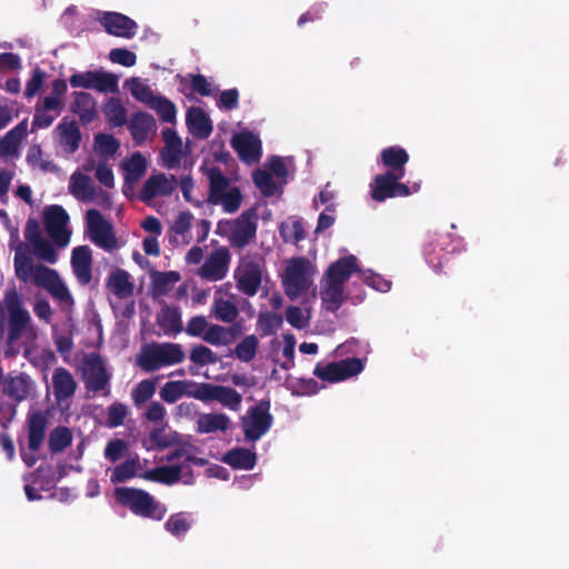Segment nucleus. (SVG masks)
<instances>
[{
  "instance_id": "1",
  "label": "nucleus",
  "mask_w": 569,
  "mask_h": 569,
  "mask_svg": "<svg viewBox=\"0 0 569 569\" xmlns=\"http://www.w3.org/2000/svg\"><path fill=\"white\" fill-rule=\"evenodd\" d=\"M16 276L23 282H28L31 278L33 283L47 290L51 297L61 303L72 305L73 298L67 284L61 279L56 269L44 264H33L28 257H14Z\"/></svg>"
},
{
  "instance_id": "2",
  "label": "nucleus",
  "mask_w": 569,
  "mask_h": 569,
  "mask_svg": "<svg viewBox=\"0 0 569 569\" xmlns=\"http://www.w3.org/2000/svg\"><path fill=\"white\" fill-rule=\"evenodd\" d=\"M116 500L127 507L133 515L160 521L167 513L164 505L160 503L143 489L119 487L114 490Z\"/></svg>"
},
{
  "instance_id": "3",
  "label": "nucleus",
  "mask_w": 569,
  "mask_h": 569,
  "mask_svg": "<svg viewBox=\"0 0 569 569\" xmlns=\"http://www.w3.org/2000/svg\"><path fill=\"white\" fill-rule=\"evenodd\" d=\"M257 221L256 208H249L236 219L219 220L216 232L227 238L232 248L243 249L256 238Z\"/></svg>"
},
{
  "instance_id": "4",
  "label": "nucleus",
  "mask_w": 569,
  "mask_h": 569,
  "mask_svg": "<svg viewBox=\"0 0 569 569\" xmlns=\"http://www.w3.org/2000/svg\"><path fill=\"white\" fill-rule=\"evenodd\" d=\"M186 358L182 346L173 342L144 345L137 355V366L144 372L181 363Z\"/></svg>"
},
{
  "instance_id": "5",
  "label": "nucleus",
  "mask_w": 569,
  "mask_h": 569,
  "mask_svg": "<svg viewBox=\"0 0 569 569\" xmlns=\"http://www.w3.org/2000/svg\"><path fill=\"white\" fill-rule=\"evenodd\" d=\"M4 307L8 313V345L16 343L28 332L34 335L31 316L23 307V300L14 287L6 291Z\"/></svg>"
},
{
  "instance_id": "6",
  "label": "nucleus",
  "mask_w": 569,
  "mask_h": 569,
  "mask_svg": "<svg viewBox=\"0 0 569 569\" xmlns=\"http://www.w3.org/2000/svg\"><path fill=\"white\" fill-rule=\"evenodd\" d=\"M270 400H260L250 407L246 417L241 418L244 439L256 442L271 428L273 416L270 413Z\"/></svg>"
},
{
  "instance_id": "7",
  "label": "nucleus",
  "mask_w": 569,
  "mask_h": 569,
  "mask_svg": "<svg viewBox=\"0 0 569 569\" xmlns=\"http://www.w3.org/2000/svg\"><path fill=\"white\" fill-rule=\"evenodd\" d=\"M83 381L86 389L93 393L110 395L111 373L108 372L102 357L98 353L89 355L83 361Z\"/></svg>"
},
{
  "instance_id": "8",
  "label": "nucleus",
  "mask_w": 569,
  "mask_h": 569,
  "mask_svg": "<svg viewBox=\"0 0 569 569\" xmlns=\"http://www.w3.org/2000/svg\"><path fill=\"white\" fill-rule=\"evenodd\" d=\"M188 396L203 402L218 401L233 411L240 409L242 401V396L236 389L207 382L199 383Z\"/></svg>"
},
{
  "instance_id": "9",
  "label": "nucleus",
  "mask_w": 569,
  "mask_h": 569,
  "mask_svg": "<svg viewBox=\"0 0 569 569\" xmlns=\"http://www.w3.org/2000/svg\"><path fill=\"white\" fill-rule=\"evenodd\" d=\"M87 226L89 238L97 247L109 252L118 248L113 228L99 210L89 209L87 211Z\"/></svg>"
},
{
  "instance_id": "10",
  "label": "nucleus",
  "mask_w": 569,
  "mask_h": 569,
  "mask_svg": "<svg viewBox=\"0 0 569 569\" xmlns=\"http://www.w3.org/2000/svg\"><path fill=\"white\" fill-rule=\"evenodd\" d=\"M69 83L72 88L93 89L99 92L113 93L119 90V77L103 70L73 73Z\"/></svg>"
},
{
  "instance_id": "11",
  "label": "nucleus",
  "mask_w": 569,
  "mask_h": 569,
  "mask_svg": "<svg viewBox=\"0 0 569 569\" xmlns=\"http://www.w3.org/2000/svg\"><path fill=\"white\" fill-rule=\"evenodd\" d=\"M69 214L59 204L48 206L43 210V224L47 233L58 247H66L70 241L68 229Z\"/></svg>"
},
{
  "instance_id": "12",
  "label": "nucleus",
  "mask_w": 569,
  "mask_h": 569,
  "mask_svg": "<svg viewBox=\"0 0 569 569\" xmlns=\"http://www.w3.org/2000/svg\"><path fill=\"white\" fill-rule=\"evenodd\" d=\"M363 370V362L359 358H347L340 361L318 363L313 375L328 382H339L359 375Z\"/></svg>"
},
{
  "instance_id": "13",
  "label": "nucleus",
  "mask_w": 569,
  "mask_h": 569,
  "mask_svg": "<svg viewBox=\"0 0 569 569\" xmlns=\"http://www.w3.org/2000/svg\"><path fill=\"white\" fill-rule=\"evenodd\" d=\"M403 177H398L393 172H383L377 174L370 183V196L377 202H383L390 198L408 197L409 187L400 182Z\"/></svg>"
},
{
  "instance_id": "14",
  "label": "nucleus",
  "mask_w": 569,
  "mask_h": 569,
  "mask_svg": "<svg viewBox=\"0 0 569 569\" xmlns=\"http://www.w3.org/2000/svg\"><path fill=\"white\" fill-rule=\"evenodd\" d=\"M308 261L300 257L292 259L286 269V278L283 280L286 295L290 299H296L307 292L310 286L307 274Z\"/></svg>"
},
{
  "instance_id": "15",
  "label": "nucleus",
  "mask_w": 569,
  "mask_h": 569,
  "mask_svg": "<svg viewBox=\"0 0 569 569\" xmlns=\"http://www.w3.org/2000/svg\"><path fill=\"white\" fill-rule=\"evenodd\" d=\"M231 146L239 159L248 164L258 162L262 156L261 140L251 131L236 133L231 139Z\"/></svg>"
},
{
  "instance_id": "16",
  "label": "nucleus",
  "mask_w": 569,
  "mask_h": 569,
  "mask_svg": "<svg viewBox=\"0 0 569 569\" xmlns=\"http://www.w3.org/2000/svg\"><path fill=\"white\" fill-rule=\"evenodd\" d=\"M234 278L238 290L248 297H253L257 295L262 280L261 264L254 260L244 261L237 269Z\"/></svg>"
},
{
  "instance_id": "17",
  "label": "nucleus",
  "mask_w": 569,
  "mask_h": 569,
  "mask_svg": "<svg viewBox=\"0 0 569 569\" xmlns=\"http://www.w3.org/2000/svg\"><path fill=\"white\" fill-rule=\"evenodd\" d=\"M230 252L226 247L213 250L199 270V276L209 281H219L228 272Z\"/></svg>"
},
{
  "instance_id": "18",
  "label": "nucleus",
  "mask_w": 569,
  "mask_h": 569,
  "mask_svg": "<svg viewBox=\"0 0 569 569\" xmlns=\"http://www.w3.org/2000/svg\"><path fill=\"white\" fill-rule=\"evenodd\" d=\"M177 188V179L174 176L168 178L164 173L151 174L143 183L140 199L144 203H149L156 197H169Z\"/></svg>"
},
{
  "instance_id": "19",
  "label": "nucleus",
  "mask_w": 569,
  "mask_h": 569,
  "mask_svg": "<svg viewBox=\"0 0 569 569\" xmlns=\"http://www.w3.org/2000/svg\"><path fill=\"white\" fill-rule=\"evenodd\" d=\"M99 21L109 34L120 38L131 39L138 30L134 20L119 12H104Z\"/></svg>"
},
{
  "instance_id": "20",
  "label": "nucleus",
  "mask_w": 569,
  "mask_h": 569,
  "mask_svg": "<svg viewBox=\"0 0 569 569\" xmlns=\"http://www.w3.org/2000/svg\"><path fill=\"white\" fill-rule=\"evenodd\" d=\"M358 271H360V269L357 257L349 254L332 262L328 267L323 280L345 287V283L350 277Z\"/></svg>"
},
{
  "instance_id": "21",
  "label": "nucleus",
  "mask_w": 569,
  "mask_h": 569,
  "mask_svg": "<svg viewBox=\"0 0 569 569\" xmlns=\"http://www.w3.org/2000/svg\"><path fill=\"white\" fill-rule=\"evenodd\" d=\"M72 271L82 286L90 283L92 279V250L89 246H78L71 252Z\"/></svg>"
},
{
  "instance_id": "22",
  "label": "nucleus",
  "mask_w": 569,
  "mask_h": 569,
  "mask_svg": "<svg viewBox=\"0 0 569 569\" xmlns=\"http://www.w3.org/2000/svg\"><path fill=\"white\" fill-rule=\"evenodd\" d=\"M32 385L31 378L26 373H9L4 377L2 392L19 403L29 397Z\"/></svg>"
},
{
  "instance_id": "23",
  "label": "nucleus",
  "mask_w": 569,
  "mask_h": 569,
  "mask_svg": "<svg viewBox=\"0 0 569 569\" xmlns=\"http://www.w3.org/2000/svg\"><path fill=\"white\" fill-rule=\"evenodd\" d=\"M48 417L41 411H32L27 417L28 448L37 451L41 447L47 432Z\"/></svg>"
},
{
  "instance_id": "24",
  "label": "nucleus",
  "mask_w": 569,
  "mask_h": 569,
  "mask_svg": "<svg viewBox=\"0 0 569 569\" xmlns=\"http://www.w3.org/2000/svg\"><path fill=\"white\" fill-rule=\"evenodd\" d=\"M380 161L388 169L386 172H393L398 177H405L409 154L405 148L391 146L381 150Z\"/></svg>"
},
{
  "instance_id": "25",
  "label": "nucleus",
  "mask_w": 569,
  "mask_h": 569,
  "mask_svg": "<svg viewBox=\"0 0 569 569\" xmlns=\"http://www.w3.org/2000/svg\"><path fill=\"white\" fill-rule=\"evenodd\" d=\"M70 110L79 116L82 124H89L97 118V101L91 93L74 91Z\"/></svg>"
},
{
  "instance_id": "26",
  "label": "nucleus",
  "mask_w": 569,
  "mask_h": 569,
  "mask_svg": "<svg viewBox=\"0 0 569 569\" xmlns=\"http://www.w3.org/2000/svg\"><path fill=\"white\" fill-rule=\"evenodd\" d=\"M53 395L58 402L71 398L77 389V382L71 372L63 368H56L52 375Z\"/></svg>"
},
{
  "instance_id": "27",
  "label": "nucleus",
  "mask_w": 569,
  "mask_h": 569,
  "mask_svg": "<svg viewBox=\"0 0 569 569\" xmlns=\"http://www.w3.org/2000/svg\"><path fill=\"white\" fill-rule=\"evenodd\" d=\"M156 128L154 118L147 112H136L131 114V118L128 122V129L132 136L136 144H142L150 133Z\"/></svg>"
},
{
  "instance_id": "28",
  "label": "nucleus",
  "mask_w": 569,
  "mask_h": 569,
  "mask_svg": "<svg viewBox=\"0 0 569 569\" xmlns=\"http://www.w3.org/2000/svg\"><path fill=\"white\" fill-rule=\"evenodd\" d=\"M186 122L190 133L198 139H207L212 133V122L201 108H190Z\"/></svg>"
},
{
  "instance_id": "29",
  "label": "nucleus",
  "mask_w": 569,
  "mask_h": 569,
  "mask_svg": "<svg viewBox=\"0 0 569 569\" xmlns=\"http://www.w3.org/2000/svg\"><path fill=\"white\" fill-rule=\"evenodd\" d=\"M106 286L119 299L131 297L134 290L129 272L121 268H116L110 272Z\"/></svg>"
},
{
  "instance_id": "30",
  "label": "nucleus",
  "mask_w": 569,
  "mask_h": 569,
  "mask_svg": "<svg viewBox=\"0 0 569 569\" xmlns=\"http://www.w3.org/2000/svg\"><path fill=\"white\" fill-rule=\"evenodd\" d=\"M59 131V143L70 154L74 153L80 146L81 132L74 120L68 121L63 118L57 126Z\"/></svg>"
},
{
  "instance_id": "31",
  "label": "nucleus",
  "mask_w": 569,
  "mask_h": 569,
  "mask_svg": "<svg viewBox=\"0 0 569 569\" xmlns=\"http://www.w3.org/2000/svg\"><path fill=\"white\" fill-rule=\"evenodd\" d=\"M320 298L327 311L336 312L345 302V287L331 283L322 279Z\"/></svg>"
},
{
  "instance_id": "32",
  "label": "nucleus",
  "mask_w": 569,
  "mask_h": 569,
  "mask_svg": "<svg viewBox=\"0 0 569 569\" xmlns=\"http://www.w3.org/2000/svg\"><path fill=\"white\" fill-rule=\"evenodd\" d=\"M181 472L180 465L161 466L143 472L141 477L149 481L171 486L180 481Z\"/></svg>"
},
{
  "instance_id": "33",
  "label": "nucleus",
  "mask_w": 569,
  "mask_h": 569,
  "mask_svg": "<svg viewBox=\"0 0 569 569\" xmlns=\"http://www.w3.org/2000/svg\"><path fill=\"white\" fill-rule=\"evenodd\" d=\"M69 189L71 194L79 201H92L96 196V189L91 178L81 172L72 173Z\"/></svg>"
},
{
  "instance_id": "34",
  "label": "nucleus",
  "mask_w": 569,
  "mask_h": 569,
  "mask_svg": "<svg viewBox=\"0 0 569 569\" xmlns=\"http://www.w3.org/2000/svg\"><path fill=\"white\" fill-rule=\"evenodd\" d=\"M223 461L233 469L251 470L256 466L257 455L247 448H233L224 455Z\"/></svg>"
},
{
  "instance_id": "35",
  "label": "nucleus",
  "mask_w": 569,
  "mask_h": 569,
  "mask_svg": "<svg viewBox=\"0 0 569 569\" xmlns=\"http://www.w3.org/2000/svg\"><path fill=\"white\" fill-rule=\"evenodd\" d=\"M230 419L224 413H202L197 420V432L212 433L226 431L229 428Z\"/></svg>"
},
{
  "instance_id": "36",
  "label": "nucleus",
  "mask_w": 569,
  "mask_h": 569,
  "mask_svg": "<svg viewBox=\"0 0 569 569\" xmlns=\"http://www.w3.org/2000/svg\"><path fill=\"white\" fill-rule=\"evenodd\" d=\"M207 177L209 179L208 202L212 203L214 199L219 198L231 188L230 180L223 174L219 167L209 168L207 170Z\"/></svg>"
},
{
  "instance_id": "37",
  "label": "nucleus",
  "mask_w": 569,
  "mask_h": 569,
  "mask_svg": "<svg viewBox=\"0 0 569 569\" xmlns=\"http://www.w3.org/2000/svg\"><path fill=\"white\" fill-rule=\"evenodd\" d=\"M157 325L166 335H178L182 328L181 315L176 308L166 307L157 317Z\"/></svg>"
},
{
  "instance_id": "38",
  "label": "nucleus",
  "mask_w": 569,
  "mask_h": 569,
  "mask_svg": "<svg viewBox=\"0 0 569 569\" xmlns=\"http://www.w3.org/2000/svg\"><path fill=\"white\" fill-rule=\"evenodd\" d=\"M103 113L111 127H121L127 123V110L119 98H109L104 103Z\"/></svg>"
},
{
  "instance_id": "39",
  "label": "nucleus",
  "mask_w": 569,
  "mask_h": 569,
  "mask_svg": "<svg viewBox=\"0 0 569 569\" xmlns=\"http://www.w3.org/2000/svg\"><path fill=\"white\" fill-rule=\"evenodd\" d=\"M211 311L217 320L226 323L234 322L239 316L236 303L223 298H216L213 300Z\"/></svg>"
},
{
  "instance_id": "40",
  "label": "nucleus",
  "mask_w": 569,
  "mask_h": 569,
  "mask_svg": "<svg viewBox=\"0 0 569 569\" xmlns=\"http://www.w3.org/2000/svg\"><path fill=\"white\" fill-rule=\"evenodd\" d=\"M124 181L132 183L138 181L147 170V160L140 152H134L128 161L123 163Z\"/></svg>"
},
{
  "instance_id": "41",
  "label": "nucleus",
  "mask_w": 569,
  "mask_h": 569,
  "mask_svg": "<svg viewBox=\"0 0 569 569\" xmlns=\"http://www.w3.org/2000/svg\"><path fill=\"white\" fill-rule=\"evenodd\" d=\"M72 443V433L68 427L58 426L49 433V450L52 453L62 452Z\"/></svg>"
},
{
  "instance_id": "42",
  "label": "nucleus",
  "mask_w": 569,
  "mask_h": 569,
  "mask_svg": "<svg viewBox=\"0 0 569 569\" xmlns=\"http://www.w3.org/2000/svg\"><path fill=\"white\" fill-rule=\"evenodd\" d=\"M126 86H128L131 96L139 102H142L150 107L157 96L153 93L152 89L144 84L139 78H131L126 81Z\"/></svg>"
},
{
  "instance_id": "43",
  "label": "nucleus",
  "mask_w": 569,
  "mask_h": 569,
  "mask_svg": "<svg viewBox=\"0 0 569 569\" xmlns=\"http://www.w3.org/2000/svg\"><path fill=\"white\" fill-rule=\"evenodd\" d=\"M139 466L138 458H130L117 465L110 476V481L113 485L124 482L136 476Z\"/></svg>"
},
{
  "instance_id": "44",
  "label": "nucleus",
  "mask_w": 569,
  "mask_h": 569,
  "mask_svg": "<svg viewBox=\"0 0 569 569\" xmlns=\"http://www.w3.org/2000/svg\"><path fill=\"white\" fill-rule=\"evenodd\" d=\"M192 381H168L166 382L161 390H160V397L163 401L167 403H174L178 401L183 395H188L189 392L186 391L187 386L193 385Z\"/></svg>"
},
{
  "instance_id": "45",
  "label": "nucleus",
  "mask_w": 569,
  "mask_h": 569,
  "mask_svg": "<svg viewBox=\"0 0 569 569\" xmlns=\"http://www.w3.org/2000/svg\"><path fill=\"white\" fill-rule=\"evenodd\" d=\"M149 108L157 112L162 122H176L177 108L174 103L168 98L157 96V98L153 100Z\"/></svg>"
},
{
  "instance_id": "46",
  "label": "nucleus",
  "mask_w": 569,
  "mask_h": 569,
  "mask_svg": "<svg viewBox=\"0 0 569 569\" xmlns=\"http://www.w3.org/2000/svg\"><path fill=\"white\" fill-rule=\"evenodd\" d=\"M242 202V194L238 187H231L228 191L214 199L211 204H221L227 213H234L239 210Z\"/></svg>"
},
{
  "instance_id": "47",
  "label": "nucleus",
  "mask_w": 569,
  "mask_h": 569,
  "mask_svg": "<svg viewBox=\"0 0 569 569\" xmlns=\"http://www.w3.org/2000/svg\"><path fill=\"white\" fill-rule=\"evenodd\" d=\"M191 528V522L186 512L172 513L164 523V529L172 536L183 537Z\"/></svg>"
},
{
  "instance_id": "48",
  "label": "nucleus",
  "mask_w": 569,
  "mask_h": 569,
  "mask_svg": "<svg viewBox=\"0 0 569 569\" xmlns=\"http://www.w3.org/2000/svg\"><path fill=\"white\" fill-rule=\"evenodd\" d=\"M252 180L264 197H272L276 194L278 186L269 171L261 169L254 170L252 173Z\"/></svg>"
},
{
  "instance_id": "49",
  "label": "nucleus",
  "mask_w": 569,
  "mask_h": 569,
  "mask_svg": "<svg viewBox=\"0 0 569 569\" xmlns=\"http://www.w3.org/2000/svg\"><path fill=\"white\" fill-rule=\"evenodd\" d=\"M259 346V340L254 335L246 336L234 348L236 357L242 362L251 361Z\"/></svg>"
},
{
  "instance_id": "50",
  "label": "nucleus",
  "mask_w": 569,
  "mask_h": 569,
  "mask_svg": "<svg viewBox=\"0 0 569 569\" xmlns=\"http://www.w3.org/2000/svg\"><path fill=\"white\" fill-rule=\"evenodd\" d=\"M282 322V316L271 311L261 312L258 318V326L263 337L274 335Z\"/></svg>"
},
{
  "instance_id": "51",
  "label": "nucleus",
  "mask_w": 569,
  "mask_h": 569,
  "mask_svg": "<svg viewBox=\"0 0 569 569\" xmlns=\"http://www.w3.org/2000/svg\"><path fill=\"white\" fill-rule=\"evenodd\" d=\"M156 392V380L144 379L140 381L131 392L136 406L146 403Z\"/></svg>"
},
{
  "instance_id": "52",
  "label": "nucleus",
  "mask_w": 569,
  "mask_h": 569,
  "mask_svg": "<svg viewBox=\"0 0 569 569\" xmlns=\"http://www.w3.org/2000/svg\"><path fill=\"white\" fill-rule=\"evenodd\" d=\"M190 361L201 367L207 365H213L218 361L217 355L208 347L203 345L194 346L190 350Z\"/></svg>"
},
{
  "instance_id": "53",
  "label": "nucleus",
  "mask_w": 569,
  "mask_h": 569,
  "mask_svg": "<svg viewBox=\"0 0 569 569\" xmlns=\"http://www.w3.org/2000/svg\"><path fill=\"white\" fill-rule=\"evenodd\" d=\"M120 147L119 141L109 133H98L94 137V148L101 154L112 156Z\"/></svg>"
},
{
  "instance_id": "54",
  "label": "nucleus",
  "mask_w": 569,
  "mask_h": 569,
  "mask_svg": "<svg viewBox=\"0 0 569 569\" xmlns=\"http://www.w3.org/2000/svg\"><path fill=\"white\" fill-rule=\"evenodd\" d=\"M179 280L180 274L177 271L156 272L153 277L154 290L159 293H166Z\"/></svg>"
},
{
  "instance_id": "55",
  "label": "nucleus",
  "mask_w": 569,
  "mask_h": 569,
  "mask_svg": "<svg viewBox=\"0 0 569 569\" xmlns=\"http://www.w3.org/2000/svg\"><path fill=\"white\" fill-rule=\"evenodd\" d=\"M34 254L42 261L54 264L58 261V253L50 241L41 239L32 244Z\"/></svg>"
},
{
  "instance_id": "56",
  "label": "nucleus",
  "mask_w": 569,
  "mask_h": 569,
  "mask_svg": "<svg viewBox=\"0 0 569 569\" xmlns=\"http://www.w3.org/2000/svg\"><path fill=\"white\" fill-rule=\"evenodd\" d=\"M128 415L127 406L121 402H114L108 408L107 425L110 428L122 426Z\"/></svg>"
},
{
  "instance_id": "57",
  "label": "nucleus",
  "mask_w": 569,
  "mask_h": 569,
  "mask_svg": "<svg viewBox=\"0 0 569 569\" xmlns=\"http://www.w3.org/2000/svg\"><path fill=\"white\" fill-rule=\"evenodd\" d=\"M109 59L111 62L121 64L123 67H132L137 62L136 53L126 48L112 49L109 53Z\"/></svg>"
},
{
  "instance_id": "58",
  "label": "nucleus",
  "mask_w": 569,
  "mask_h": 569,
  "mask_svg": "<svg viewBox=\"0 0 569 569\" xmlns=\"http://www.w3.org/2000/svg\"><path fill=\"white\" fill-rule=\"evenodd\" d=\"M128 450V445L122 439H112L108 441L104 448V457L111 462H117Z\"/></svg>"
},
{
  "instance_id": "59",
  "label": "nucleus",
  "mask_w": 569,
  "mask_h": 569,
  "mask_svg": "<svg viewBox=\"0 0 569 569\" xmlns=\"http://www.w3.org/2000/svg\"><path fill=\"white\" fill-rule=\"evenodd\" d=\"M57 114H50L49 111H44L39 104L34 108V116L31 122V131L34 132L39 129L49 128L56 120Z\"/></svg>"
},
{
  "instance_id": "60",
  "label": "nucleus",
  "mask_w": 569,
  "mask_h": 569,
  "mask_svg": "<svg viewBox=\"0 0 569 569\" xmlns=\"http://www.w3.org/2000/svg\"><path fill=\"white\" fill-rule=\"evenodd\" d=\"M208 327L209 322L204 316H194L188 320L184 331L190 337L202 338L204 332L208 330Z\"/></svg>"
},
{
  "instance_id": "61",
  "label": "nucleus",
  "mask_w": 569,
  "mask_h": 569,
  "mask_svg": "<svg viewBox=\"0 0 569 569\" xmlns=\"http://www.w3.org/2000/svg\"><path fill=\"white\" fill-rule=\"evenodd\" d=\"M202 340L212 346H226L224 327L209 323L208 330L202 336Z\"/></svg>"
},
{
  "instance_id": "62",
  "label": "nucleus",
  "mask_w": 569,
  "mask_h": 569,
  "mask_svg": "<svg viewBox=\"0 0 569 569\" xmlns=\"http://www.w3.org/2000/svg\"><path fill=\"white\" fill-rule=\"evenodd\" d=\"M192 219L193 216L189 210L181 211L176 217L172 226L170 227V230L176 234L183 236L190 230Z\"/></svg>"
},
{
  "instance_id": "63",
  "label": "nucleus",
  "mask_w": 569,
  "mask_h": 569,
  "mask_svg": "<svg viewBox=\"0 0 569 569\" xmlns=\"http://www.w3.org/2000/svg\"><path fill=\"white\" fill-rule=\"evenodd\" d=\"M286 320L289 325L299 330L305 329L309 325V321L303 316L302 310L297 306H290L287 308Z\"/></svg>"
},
{
  "instance_id": "64",
  "label": "nucleus",
  "mask_w": 569,
  "mask_h": 569,
  "mask_svg": "<svg viewBox=\"0 0 569 569\" xmlns=\"http://www.w3.org/2000/svg\"><path fill=\"white\" fill-rule=\"evenodd\" d=\"M181 154L182 144H166L162 151L163 164L169 169L176 167L180 162Z\"/></svg>"
}]
</instances>
